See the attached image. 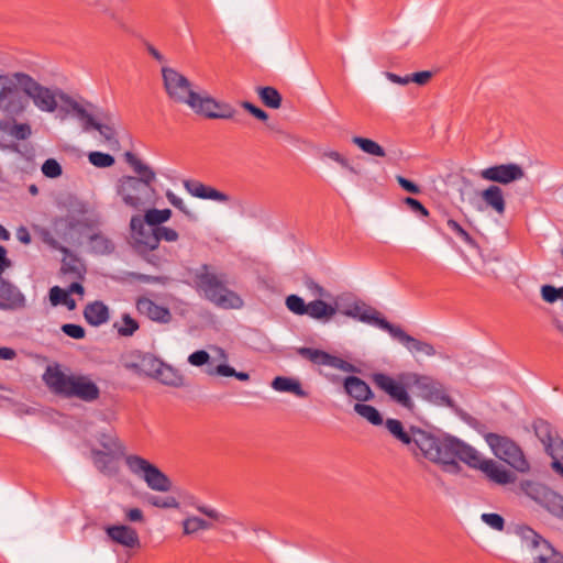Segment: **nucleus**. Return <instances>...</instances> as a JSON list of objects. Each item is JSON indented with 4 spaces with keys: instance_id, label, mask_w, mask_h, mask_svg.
Segmentation results:
<instances>
[{
    "instance_id": "nucleus-50",
    "label": "nucleus",
    "mask_w": 563,
    "mask_h": 563,
    "mask_svg": "<svg viewBox=\"0 0 563 563\" xmlns=\"http://www.w3.org/2000/svg\"><path fill=\"white\" fill-rule=\"evenodd\" d=\"M303 286L309 291L310 296L316 298H330V292L321 285L314 282L311 277L303 278Z\"/></svg>"
},
{
    "instance_id": "nucleus-23",
    "label": "nucleus",
    "mask_w": 563,
    "mask_h": 563,
    "mask_svg": "<svg viewBox=\"0 0 563 563\" xmlns=\"http://www.w3.org/2000/svg\"><path fill=\"white\" fill-rule=\"evenodd\" d=\"M483 206H478L477 210H493L498 216H504L506 211V200L504 190L497 185H490L479 192Z\"/></svg>"
},
{
    "instance_id": "nucleus-53",
    "label": "nucleus",
    "mask_w": 563,
    "mask_h": 563,
    "mask_svg": "<svg viewBox=\"0 0 563 563\" xmlns=\"http://www.w3.org/2000/svg\"><path fill=\"white\" fill-rule=\"evenodd\" d=\"M92 130H97L107 143H109V144L118 143V141L115 139V131L111 125L102 124V123L98 122L97 120H95Z\"/></svg>"
},
{
    "instance_id": "nucleus-61",
    "label": "nucleus",
    "mask_w": 563,
    "mask_h": 563,
    "mask_svg": "<svg viewBox=\"0 0 563 563\" xmlns=\"http://www.w3.org/2000/svg\"><path fill=\"white\" fill-rule=\"evenodd\" d=\"M124 519L130 522H143L144 515L140 508H123Z\"/></svg>"
},
{
    "instance_id": "nucleus-57",
    "label": "nucleus",
    "mask_w": 563,
    "mask_h": 563,
    "mask_svg": "<svg viewBox=\"0 0 563 563\" xmlns=\"http://www.w3.org/2000/svg\"><path fill=\"white\" fill-rule=\"evenodd\" d=\"M329 366L340 369L345 373H356L357 372V368L353 364H351L340 357L333 356V355L331 356Z\"/></svg>"
},
{
    "instance_id": "nucleus-2",
    "label": "nucleus",
    "mask_w": 563,
    "mask_h": 563,
    "mask_svg": "<svg viewBox=\"0 0 563 563\" xmlns=\"http://www.w3.org/2000/svg\"><path fill=\"white\" fill-rule=\"evenodd\" d=\"M385 426L389 433L407 445L415 455L421 454L423 457L441 466L444 460L449 457L446 454H449L448 452L454 437L446 435L440 438L415 428L406 430L401 421L397 419H387Z\"/></svg>"
},
{
    "instance_id": "nucleus-17",
    "label": "nucleus",
    "mask_w": 563,
    "mask_h": 563,
    "mask_svg": "<svg viewBox=\"0 0 563 563\" xmlns=\"http://www.w3.org/2000/svg\"><path fill=\"white\" fill-rule=\"evenodd\" d=\"M386 332L401 343L411 354H424L427 356H434L437 351L432 344L420 341L410 334L406 333L401 327L390 323Z\"/></svg>"
},
{
    "instance_id": "nucleus-52",
    "label": "nucleus",
    "mask_w": 563,
    "mask_h": 563,
    "mask_svg": "<svg viewBox=\"0 0 563 563\" xmlns=\"http://www.w3.org/2000/svg\"><path fill=\"white\" fill-rule=\"evenodd\" d=\"M41 170L43 175L47 178H57L63 173L60 164L55 158L46 159L43 163Z\"/></svg>"
},
{
    "instance_id": "nucleus-22",
    "label": "nucleus",
    "mask_w": 563,
    "mask_h": 563,
    "mask_svg": "<svg viewBox=\"0 0 563 563\" xmlns=\"http://www.w3.org/2000/svg\"><path fill=\"white\" fill-rule=\"evenodd\" d=\"M122 454L123 452H102L101 450L92 449L90 459L101 474L112 477L119 473Z\"/></svg>"
},
{
    "instance_id": "nucleus-14",
    "label": "nucleus",
    "mask_w": 563,
    "mask_h": 563,
    "mask_svg": "<svg viewBox=\"0 0 563 563\" xmlns=\"http://www.w3.org/2000/svg\"><path fill=\"white\" fill-rule=\"evenodd\" d=\"M479 177L486 181L508 185L522 179L525 170L516 163L499 164L482 169Z\"/></svg>"
},
{
    "instance_id": "nucleus-64",
    "label": "nucleus",
    "mask_w": 563,
    "mask_h": 563,
    "mask_svg": "<svg viewBox=\"0 0 563 563\" xmlns=\"http://www.w3.org/2000/svg\"><path fill=\"white\" fill-rule=\"evenodd\" d=\"M396 180L404 190L410 194L418 195L421 192V189L417 184L402 176H396Z\"/></svg>"
},
{
    "instance_id": "nucleus-7",
    "label": "nucleus",
    "mask_w": 563,
    "mask_h": 563,
    "mask_svg": "<svg viewBox=\"0 0 563 563\" xmlns=\"http://www.w3.org/2000/svg\"><path fill=\"white\" fill-rule=\"evenodd\" d=\"M43 379L56 394L93 401L99 395V387L87 376L66 375L57 367H48Z\"/></svg>"
},
{
    "instance_id": "nucleus-8",
    "label": "nucleus",
    "mask_w": 563,
    "mask_h": 563,
    "mask_svg": "<svg viewBox=\"0 0 563 563\" xmlns=\"http://www.w3.org/2000/svg\"><path fill=\"white\" fill-rule=\"evenodd\" d=\"M129 472L146 487L156 493H168L178 490L173 479L163 472L156 464L137 454H129L124 459Z\"/></svg>"
},
{
    "instance_id": "nucleus-45",
    "label": "nucleus",
    "mask_w": 563,
    "mask_h": 563,
    "mask_svg": "<svg viewBox=\"0 0 563 563\" xmlns=\"http://www.w3.org/2000/svg\"><path fill=\"white\" fill-rule=\"evenodd\" d=\"M148 503L159 508H178L185 504L183 500H177L173 495H151Z\"/></svg>"
},
{
    "instance_id": "nucleus-33",
    "label": "nucleus",
    "mask_w": 563,
    "mask_h": 563,
    "mask_svg": "<svg viewBox=\"0 0 563 563\" xmlns=\"http://www.w3.org/2000/svg\"><path fill=\"white\" fill-rule=\"evenodd\" d=\"M352 143L356 145L363 153L369 156L380 158L387 156V152L385 151V148L372 139L363 136H353Z\"/></svg>"
},
{
    "instance_id": "nucleus-20",
    "label": "nucleus",
    "mask_w": 563,
    "mask_h": 563,
    "mask_svg": "<svg viewBox=\"0 0 563 563\" xmlns=\"http://www.w3.org/2000/svg\"><path fill=\"white\" fill-rule=\"evenodd\" d=\"M109 540L125 549L140 548L141 541L137 531L124 523L110 525L104 528Z\"/></svg>"
},
{
    "instance_id": "nucleus-15",
    "label": "nucleus",
    "mask_w": 563,
    "mask_h": 563,
    "mask_svg": "<svg viewBox=\"0 0 563 563\" xmlns=\"http://www.w3.org/2000/svg\"><path fill=\"white\" fill-rule=\"evenodd\" d=\"M41 236L47 245L53 249L60 250L64 253L60 268L62 273L64 275H69L74 279H82L86 268L81 260L71 254L67 247L62 246V244L54 239L49 232L43 231L41 232Z\"/></svg>"
},
{
    "instance_id": "nucleus-5",
    "label": "nucleus",
    "mask_w": 563,
    "mask_h": 563,
    "mask_svg": "<svg viewBox=\"0 0 563 563\" xmlns=\"http://www.w3.org/2000/svg\"><path fill=\"white\" fill-rule=\"evenodd\" d=\"M195 283L197 290L218 308L229 310L244 306L243 299L227 287V275L210 265L203 264L196 271Z\"/></svg>"
},
{
    "instance_id": "nucleus-30",
    "label": "nucleus",
    "mask_w": 563,
    "mask_h": 563,
    "mask_svg": "<svg viewBox=\"0 0 563 563\" xmlns=\"http://www.w3.org/2000/svg\"><path fill=\"white\" fill-rule=\"evenodd\" d=\"M21 96L18 84L7 76H0V107L11 110V104Z\"/></svg>"
},
{
    "instance_id": "nucleus-42",
    "label": "nucleus",
    "mask_w": 563,
    "mask_h": 563,
    "mask_svg": "<svg viewBox=\"0 0 563 563\" xmlns=\"http://www.w3.org/2000/svg\"><path fill=\"white\" fill-rule=\"evenodd\" d=\"M172 217V211L169 209H150L145 212L143 219L150 227H163L162 224L168 221Z\"/></svg>"
},
{
    "instance_id": "nucleus-13",
    "label": "nucleus",
    "mask_w": 563,
    "mask_h": 563,
    "mask_svg": "<svg viewBox=\"0 0 563 563\" xmlns=\"http://www.w3.org/2000/svg\"><path fill=\"white\" fill-rule=\"evenodd\" d=\"M131 241L139 253L157 249L156 228L147 225L143 217L133 216L130 221Z\"/></svg>"
},
{
    "instance_id": "nucleus-46",
    "label": "nucleus",
    "mask_w": 563,
    "mask_h": 563,
    "mask_svg": "<svg viewBox=\"0 0 563 563\" xmlns=\"http://www.w3.org/2000/svg\"><path fill=\"white\" fill-rule=\"evenodd\" d=\"M285 305L287 309L297 316H305L308 313V303L298 296V295H289L286 297Z\"/></svg>"
},
{
    "instance_id": "nucleus-16",
    "label": "nucleus",
    "mask_w": 563,
    "mask_h": 563,
    "mask_svg": "<svg viewBox=\"0 0 563 563\" xmlns=\"http://www.w3.org/2000/svg\"><path fill=\"white\" fill-rule=\"evenodd\" d=\"M92 109L93 104L89 101L77 100L69 96L60 120H65L68 115H73L80 122L84 132H90L92 130L93 121L96 120L92 114Z\"/></svg>"
},
{
    "instance_id": "nucleus-49",
    "label": "nucleus",
    "mask_w": 563,
    "mask_h": 563,
    "mask_svg": "<svg viewBox=\"0 0 563 563\" xmlns=\"http://www.w3.org/2000/svg\"><path fill=\"white\" fill-rule=\"evenodd\" d=\"M446 225L448 228L456 234V236H459L465 244L472 246V247H475L476 246V242L475 240L468 234V232L460 224L457 223L455 220L453 219H449L446 221Z\"/></svg>"
},
{
    "instance_id": "nucleus-59",
    "label": "nucleus",
    "mask_w": 563,
    "mask_h": 563,
    "mask_svg": "<svg viewBox=\"0 0 563 563\" xmlns=\"http://www.w3.org/2000/svg\"><path fill=\"white\" fill-rule=\"evenodd\" d=\"M210 360L208 352L203 350L196 351L188 356V362L194 366H202Z\"/></svg>"
},
{
    "instance_id": "nucleus-31",
    "label": "nucleus",
    "mask_w": 563,
    "mask_h": 563,
    "mask_svg": "<svg viewBox=\"0 0 563 563\" xmlns=\"http://www.w3.org/2000/svg\"><path fill=\"white\" fill-rule=\"evenodd\" d=\"M272 388L279 393H290L299 398H306L308 396L307 391H305L301 387V384L298 379L286 377V376H277L272 382Z\"/></svg>"
},
{
    "instance_id": "nucleus-36",
    "label": "nucleus",
    "mask_w": 563,
    "mask_h": 563,
    "mask_svg": "<svg viewBox=\"0 0 563 563\" xmlns=\"http://www.w3.org/2000/svg\"><path fill=\"white\" fill-rule=\"evenodd\" d=\"M534 499L552 515L563 518V495H537Z\"/></svg>"
},
{
    "instance_id": "nucleus-12",
    "label": "nucleus",
    "mask_w": 563,
    "mask_h": 563,
    "mask_svg": "<svg viewBox=\"0 0 563 563\" xmlns=\"http://www.w3.org/2000/svg\"><path fill=\"white\" fill-rule=\"evenodd\" d=\"M69 95L57 86H44L37 82V110L54 114L60 119Z\"/></svg>"
},
{
    "instance_id": "nucleus-39",
    "label": "nucleus",
    "mask_w": 563,
    "mask_h": 563,
    "mask_svg": "<svg viewBox=\"0 0 563 563\" xmlns=\"http://www.w3.org/2000/svg\"><path fill=\"white\" fill-rule=\"evenodd\" d=\"M547 453L551 456L552 470L563 478V440H558Z\"/></svg>"
},
{
    "instance_id": "nucleus-62",
    "label": "nucleus",
    "mask_w": 563,
    "mask_h": 563,
    "mask_svg": "<svg viewBox=\"0 0 563 563\" xmlns=\"http://www.w3.org/2000/svg\"><path fill=\"white\" fill-rule=\"evenodd\" d=\"M166 198L169 201L172 206L184 212L185 214L189 216L190 212L187 210V207L184 202V200L178 197L176 194H174L172 190L166 191Z\"/></svg>"
},
{
    "instance_id": "nucleus-6",
    "label": "nucleus",
    "mask_w": 563,
    "mask_h": 563,
    "mask_svg": "<svg viewBox=\"0 0 563 563\" xmlns=\"http://www.w3.org/2000/svg\"><path fill=\"white\" fill-rule=\"evenodd\" d=\"M63 205L67 209V214L54 222V231L64 243L78 246L81 244V236L97 221L86 217L87 205L74 196H67Z\"/></svg>"
},
{
    "instance_id": "nucleus-27",
    "label": "nucleus",
    "mask_w": 563,
    "mask_h": 563,
    "mask_svg": "<svg viewBox=\"0 0 563 563\" xmlns=\"http://www.w3.org/2000/svg\"><path fill=\"white\" fill-rule=\"evenodd\" d=\"M344 391L353 399L362 402L374 398V393L366 382L356 376H347L343 380Z\"/></svg>"
},
{
    "instance_id": "nucleus-29",
    "label": "nucleus",
    "mask_w": 563,
    "mask_h": 563,
    "mask_svg": "<svg viewBox=\"0 0 563 563\" xmlns=\"http://www.w3.org/2000/svg\"><path fill=\"white\" fill-rule=\"evenodd\" d=\"M84 317L89 324L99 327L109 321L110 310L104 302L96 300L86 306Z\"/></svg>"
},
{
    "instance_id": "nucleus-10",
    "label": "nucleus",
    "mask_w": 563,
    "mask_h": 563,
    "mask_svg": "<svg viewBox=\"0 0 563 563\" xmlns=\"http://www.w3.org/2000/svg\"><path fill=\"white\" fill-rule=\"evenodd\" d=\"M485 440L494 455L503 460L519 473H528L530 463L521 448L510 438L497 433H487Z\"/></svg>"
},
{
    "instance_id": "nucleus-11",
    "label": "nucleus",
    "mask_w": 563,
    "mask_h": 563,
    "mask_svg": "<svg viewBox=\"0 0 563 563\" xmlns=\"http://www.w3.org/2000/svg\"><path fill=\"white\" fill-rule=\"evenodd\" d=\"M518 532L533 563H563V555L536 531L522 527Z\"/></svg>"
},
{
    "instance_id": "nucleus-9",
    "label": "nucleus",
    "mask_w": 563,
    "mask_h": 563,
    "mask_svg": "<svg viewBox=\"0 0 563 563\" xmlns=\"http://www.w3.org/2000/svg\"><path fill=\"white\" fill-rule=\"evenodd\" d=\"M162 77L167 96L173 101L184 103L194 111L202 93L192 89V85L189 79L168 66L162 67Z\"/></svg>"
},
{
    "instance_id": "nucleus-26",
    "label": "nucleus",
    "mask_w": 563,
    "mask_h": 563,
    "mask_svg": "<svg viewBox=\"0 0 563 563\" xmlns=\"http://www.w3.org/2000/svg\"><path fill=\"white\" fill-rule=\"evenodd\" d=\"M136 308L142 314L153 321L168 323L172 320V313L168 308L157 305L148 298H140L136 301Z\"/></svg>"
},
{
    "instance_id": "nucleus-43",
    "label": "nucleus",
    "mask_w": 563,
    "mask_h": 563,
    "mask_svg": "<svg viewBox=\"0 0 563 563\" xmlns=\"http://www.w3.org/2000/svg\"><path fill=\"white\" fill-rule=\"evenodd\" d=\"M162 361L152 354H144L141 356L140 372L142 375L155 378L158 368L161 367Z\"/></svg>"
},
{
    "instance_id": "nucleus-3",
    "label": "nucleus",
    "mask_w": 563,
    "mask_h": 563,
    "mask_svg": "<svg viewBox=\"0 0 563 563\" xmlns=\"http://www.w3.org/2000/svg\"><path fill=\"white\" fill-rule=\"evenodd\" d=\"M448 453L449 457L442 465L446 472L457 473L460 471L459 461H461L470 467L482 471L494 483L505 485L516 481V475L511 471L494 460L484 459L476 449L455 437Z\"/></svg>"
},
{
    "instance_id": "nucleus-48",
    "label": "nucleus",
    "mask_w": 563,
    "mask_h": 563,
    "mask_svg": "<svg viewBox=\"0 0 563 563\" xmlns=\"http://www.w3.org/2000/svg\"><path fill=\"white\" fill-rule=\"evenodd\" d=\"M88 161L96 167L107 168L114 164L115 159L112 155L102 152H90L88 154Z\"/></svg>"
},
{
    "instance_id": "nucleus-47",
    "label": "nucleus",
    "mask_w": 563,
    "mask_h": 563,
    "mask_svg": "<svg viewBox=\"0 0 563 563\" xmlns=\"http://www.w3.org/2000/svg\"><path fill=\"white\" fill-rule=\"evenodd\" d=\"M114 328L120 335L131 336L139 329V323L129 313H124L121 323H114Z\"/></svg>"
},
{
    "instance_id": "nucleus-34",
    "label": "nucleus",
    "mask_w": 563,
    "mask_h": 563,
    "mask_svg": "<svg viewBox=\"0 0 563 563\" xmlns=\"http://www.w3.org/2000/svg\"><path fill=\"white\" fill-rule=\"evenodd\" d=\"M90 251L95 254L106 255L114 250V244L101 232L91 233L88 236Z\"/></svg>"
},
{
    "instance_id": "nucleus-18",
    "label": "nucleus",
    "mask_w": 563,
    "mask_h": 563,
    "mask_svg": "<svg viewBox=\"0 0 563 563\" xmlns=\"http://www.w3.org/2000/svg\"><path fill=\"white\" fill-rule=\"evenodd\" d=\"M11 261L7 258L0 269V309H18L24 306V296L11 283L2 277L3 272L11 266Z\"/></svg>"
},
{
    "instance_id": "nucleus-60",
    "label": "nucleus",
    "mask_w": 563,
    "mask_h": 563,
    "mask_svg": "<svg viewBox=\"0 0 563 563\" xmlns=\"http://www.w3.org/2000/svg\"><path fill=\"white\" fill-rule=\"evenodd\" d=\"M66 295H68L65 289L55 286L49 291V300L53 306L64 305L66 300Z\"/></svg>"
},
{
    "instance_id": "nucleus-32",
    "label": "nucleus",
    "mask_w": 563,
    "mask_h": 563,
    "mask_svg": "<svg viewBox=\"0 0 563 563\" xmlns=\"http://www.w3.org/2000/svg\"><path fill=\"white\" fill-rule=\"evenodd\" d=\"M533 429L537 438L542 442L545 452L559 440L554 437L552 426L543 419L534 420Z\"/></svg>"
},
{
    "instance_id": "nucleus-38",
    "label": "nucleus",
    "mask_w": 563,
    "mask_h": 563,
    "mask_svg": "<svg viewBox=\"0 0 563 563\" xmlns=\"http://www.w3.org/2000/svg\"><path fill=\"white\" fill-rule=\"evenodd\" d=\"M297 353L302 356L306 360H309L313 364L318 365H330L331 354L318 350V349H311V347H299L297 350Z\"/></svg>"
},
{
    "instance_id": "nucleus-28",
    "label": "nucleus",
    "mask_w": 563,
    "mask_h": 563,
    "mask_svg": "<svg viewBox=\"0 0 563 563\" xmlns=\"http://www.w3.org/2000/svg\"><path fill=\"white\" fill-rule=\"evenodd\" d=\"M338 313L336 305L327 302L323 298H316L308 302V313L310 318L328 322Z\"/></svg>"
},
{
    "instance_id": "nucleus-56",
    "label": "nucleus",
    "mask_w": 563,
    "mask_h": 563,
    "mask_svg": "<svg viewBox=\"0 0 563 563\" xmlns=\"http://www.w3.org/2000/svg\"><path fill=\"white\" fill-rule=\"evenodd\" d=\"M62 331L73 338V339H76V340H80L82 338H85V329L81 327V325H78V324H74V323H66L62 327Z\"/></svg>"
},
{
    "instance_id": "nucleus-63",
    "label": "nucleus",
    "mask_w": 563,
    "mask_h": 563,
    "mask_svg": "<svg viewBox=\"0 0 563 563\" xmlns=\"http://www.w3.org/2000/svg\"><path fill=\"white\" fill-rule=\"evenodd\" d=\"M404 202L416 213L421 214L422 217H428L429 211L427 208L417 199L407 197Z\"/></svg>"
},
{
    "instance_id": "nucleus-54",
    "label": "nucleus",
    "mask_w": 563,
    "mask_h": 563,
    "mask_svg": "<svg viewBox=\"0 0 563 563\" xmlns=\"http://www.w3.org/2000/svg\"><path fill=\"white\" fill-rule=\"evenodd\" d=\"M156 236H157V245L161 241L166 242H175L178 240L179 234L176 230L168 227H157L156 228Z\"/></svg>"
},
{
    "instance_id": "nucleus-37",
    "label": "nucleus",
    "mask_w": 563,
    "mask_h": 563,
    "mask_svg": "<svg viewBox=\"0 0 563 563\" xmlns=\"http://www.w3.org/2000/svg\"><path fill=\"white\" fill-rule=\"evenodd\" d=\"M99 445L103 449L102 452H124V445L113 432H101L97 437Z\"/></svg>"
},
{
    "instance_id": "nucleus-19",
    "label": "nucleus",
    "mask_w": 563,
    "mask_h": 563,
    "mask_svg": "<svg viewBox=\"0 0 563 563\" xmlns=\"http://www.w3.org/2000/svg\"><path fill=\"white\" fill-rule=\"evenodd\" d=\"M194 112L209 119H231L235 110L229 103L219 102L208 93H202Z\"/></svg>"
},
{
    "instance_id": "nucleus-1",
    "label": "nucleus",
    "mask_w": 563,
    "mask_h": 563,
    "mask_svg": "<svg viewBox=\"0 0 563 563\" xmlns=\"http://www.w3.org/2000/svg\"><path fill=\"white\" fill-rule=\"evenodd\" d=\"M124 159L136 176L121 177L117 184V194L125 206L134 210H141L146 205L153 203L156 194L154 188L156 174L150 165L131 152L124 153Z\"/></svg>"
},
{
    "instance_id": "nucleus-21",
    "label": "nucleus",
    "mask_w": 563,
    "mask_h": 563,
    "mask_svg": "<svg viewBox=\"0 0 563 563\" xmlns=\"http://www.w3.org/2000/svg\"><path fill=\"white\" fill-rule=\"evenodd\" d=\"M342 313L346 317L357 319L361 322L375 325L384 331H386L390 324V322L383 318L377 310L371 307H365V305L361 302H354L344 309Z\"/></svg>"
},
{
    "instance_id": "nucleus-35",
    "label": "nucleus",
    "mask_w": 563,
    "mask_h": 563,
    "mask_svg": "<svg viewBox=\"0 0 563 563\" xmlns=\"http://www.w3.org/2000/svg\"><path fill=\"white\" fill-rule=\"evenodd\" d=\"M155 379L166 386L179 387L184 384L183 376L172 366L162 362Z\"/></svg>"
},
{
    "instance_id": "nucleus-40",
    "label": "nucleus",
    "mask_w": 563,
    "mask_h": 563,
    "mask_svg": "<svg viewBox=\"0 0 563 563\" xmlns=\"http://www.w3.org/2000/svg\"><path fill=\"white\" fill-rule=\"evenodd\" d=\"M257 93L266 107L278 109L282 106V96L274 87H260Z\"/></svg>"
},
{
    "instance_id": "nucleus-58",
    "label": "nucleus",
    "mask_w": 563,
    "mask_h": 563,
    "mask_svg": "<svg viewBox=\"0 0 563 563\" xmlns=\"http://www.w3.org/2000/svg\"><path fill=\"white\" fill-rule=\"evenodd\" d=\"M10 133L16 140H25L31 135V128L29 124L14 123Z\"/></svg>"
},
{
    "instance_id": "nucleus-51",
    "label": "nucleus",
    "mask_w": 563,
    "mask_h": 563,
    "mask_svg": "<svg viewBox=\"0 0 563 563\" xmlns=\"http://www.w3.org/2000/svg\"><path fill=\"white\" fill-rule=\"evenodd\" d=\"M541 297L549 303H553L559 299L563 300V286L556 288L551 285H543L541 287Z\"/></svg>"
},
{
    "instance_id": "nucleus-4",
    "label": "nucleus",
    "mask_w": 563,
    "mask_h": 563,
    "mask_svg": "<svg viewBox=\"0 0 563 563\" xmlns=\"http://www.w3.org/2000/svg\"><path fill=\"white\" fill-rule=\"evenodd\" d=\"M371 378L378 389L406 409H412L413 407V401L409 395V390L413 387L426 395H431L435 390L433 382L428 376L413 372H401L395 377L384 373H374Z\"/></svg>"
},
{
    "instance_id": "nucleus-25",
    "label": "nucleus",
    "mask_w": 563,
    "mask_h": 563,
    "mask_svg": "<svg viewBox=\"0 0 563 563\" xmlns=\"http://www.w3.org/2000/svg\"><path fill=\"white\" fill-rule=\"evenodd\" d=\"M184 187L191 196L200 199L214 200L223 203L230 200V197L227 194L198 180H184Z\"/></svg>"
},
{
    "instance_id": "nucleus-44",
    "label": "nucleus",
    "mask_w": 563,
    "mask_h": 563,
    "mask_svg": "<svg viewBox=\"0 0 563 563\" xmlns=\"http://www.w3.org/2000/svg\"><path fill=\"white\" fill-rule=\"evenodd\" d=\"M210 527L211 525L208 521L195 516L186 518L183 522L184 534L187 536L194 534L200 530H207Z\"/></svg>"
},
{
    "instance_id": "nucleus-41",
    "label": "nucleus",
    "mask_w": 563,
    "mask_h": 563,
    "mask_svg": "<svg viewBox=\"0 0 563 563\" xmlns=\"http://www.w3.org/2000/svg\"><path fill=\"white\" fill-rule=\"evenodd\" d=\"M354 411L374 426H379L383 423V417L380 412L371 405L357 402L354 405Z\"/></svg>"
},
{
    "instance_id": "nucleus-24",
    "label": "nucleus",
    "mask_w": 563,
    "mask_h": 563,
    "mask_svg": "<svg viewBox=\"0 0 563 563\" xmlns=\"http://www.w3.org/2000/svg\"><path fill=\"white\" fill-rule=\"evenodd\" d=\"M184 187L191 196L200 199L214 200L223 203L230 200V197L227 194L198 180H184Z\"/></svg>"
},
{
    "instance_id": "nucleus-55",
    "label": "nucleus",
    "mask_w": 563,
    "mask_h": 563,
    "mask_svg": "<svg viewBox=\"0 0 563 563\" xmlns=\"http://www.w3.org/2000/svg\"><path fill=\"white\" fill-rule=\"evenodd\" d=\"M482 520L489 526L492 529L503 531L505 527L504 518L498 514H483Z\"/></svg>"
}]
</instances>
